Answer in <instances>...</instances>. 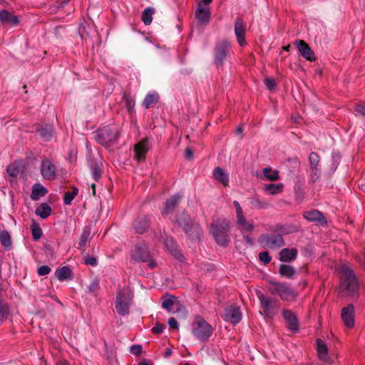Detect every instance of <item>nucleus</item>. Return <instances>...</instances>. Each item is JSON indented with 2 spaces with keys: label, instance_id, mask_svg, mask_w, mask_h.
<instances>
[{
  "label": "nucleus",
  "instance_id": "1",
  "mask_svg": "<svg viewBox=\"0 0 365 365\" xmlns=\"http://www.w3.org/2000/svg\"><path fill=\"white\" fill-rule=\"evenodd\" d=\"M340 289L343 294L351 297L359 294L358 281L348 264L341 266Z\"/></svg>",
  "mask_w": 365,
  "mask_h": 365
},
{
  "label": "nucleus",
  "instance_id": "2",
  "mask_svg": "<svg viewBox=\"0 0 365 365\" xmlns=\"http://www.w3.org/2000/svg\"><path fill=\"white\" fill-rule=\"evenodd\" d=\"M133 302V294L128 287H124L118 291L115 302V308L120 316L129 314L130 307Z\"/></svg>",
  "mask_w": 365,
  "mask_h": 365
},
{
  "label": "nucleus",
  "instance_id": "3",
  "mask_svg": "<svg viewBox=\"0 0 365 365\" xmlns=\"http://www.w3.org/2000/svg\"><path fill=\"white\" fill-rule=\"evenodd\" d=\"M95 139L101 145L108 146L115 142L118 138V129L115 125H107L96 130Z\"/></svg>",
  "mask_w": 365,
  "mask_h": 365
},
{
  "label": "nucleus",
  "instance_id": "4",
  "mask_svg": "<svg viewBox=\"0 0 365 365\" xmlns=\"http://www.w3.org/2000/svg\"><path fill=\"white\" fill-rule=\"evenodd\" d=\"M230 230L228 221H217L211 226L212 235L220 245L225 246L228 242L227 232Z\"/></svg>",
  "mask_w": 365,
  "mask_h": 365
},
{
  "label": "nucleus",
  "instance_id": "5",
  "mask_svg": "<svg viewBox=\"0 0 365 365\" xmlns=\"http://www.w3.org/2000/svg\"><path fill=\"white\" fill-rule=\"evenodd\" d=\"M272 292L279 296L281 299L285 301H293L296 299L297 294L288 284L282 282H273Z\"/></svg>",
  "mask_w": 365,
  "mask_h": 365
},
{
  "label": "nucleus",
  "instance_id": "6",
  "mask_svg": "<svg viewBox=\"0 0 365 365\" xmlns=\"http://www.w3.org/2000/svg\"><path fill=\"white\" fill-rule=\"evenodd\" d=\"M192 333L200 340H207L212 333V328L203 319H199L193 324Z\"/></svg>",
  "mask_w": 365,
  "mask_h": 365
},
{
  "label": "nucleus",
  "instance_id": "7",
  "mask_svg": "<svg viewBox=\"0 0 365 365\" xmlns=\"http://www.w3.org/2000/svg\"><path fill=\"white\" fill-rule=\"evenodd\" d=\"M257 295L260 301L261 307L262 308L265 316L269 318H272L278 312V307L277 306L276 302L269 297L263 294L260 292Z\"/></svg>",
  "mask_w": 365,
  "mask_h": 365
},
{
  "label": "nucleus",
  "instance_id": "8",
  "mask_svg": "<svg viewBox=\"0 0 365 365\" xmlns=\"http://www.w3.org/2000/svg\"><path fill=\"white\" fill-rule=\"evenodd\" d=\"M230 52V45L227 41L218 43L215 48V63L217 67L222 66Z\"/></svg>",
  "mask_w": 365,
  "mask_h": 365
},
{
  "label": "nucleus",
  "instance_id": "9",
  "mask_svg": "<svg viewBox=\"0 0 365 365\" xmlns=\"http://www.w3.org/2000/svg\"><path fill=\"white\" fill-rule=\"evenodd\" d=\"M259 242L264 247L270 249L279 248L284 244L280 235H262L259 237Z\"/></svg>",
  "mask_w": 365,
  "mask_h": 365
},
{
  "label": "nucleus",
  "instance_id": "10",
  "mask_svg": "<svg viewBox=\"0 0 365 365\" xmlns=\"http://www.w3.org/2000/svg\"><path fill=\"white\" fill-rule=\"evenodd\" d=\"M40 172L44 180H53L56 177L57 169L49 159L45 158L41 161Z\"/></svg>",
  "mask_w": 365,
  "mask_h": 365
},
{
  "label": "nucleus",
  "instance_id": "11",
  "mask_svg": "<svg viewBox=\"0 0 365 365\" xmlns=\"http://www.w3.org/2000/svg\"><path fill=\"white\" fill-rule=\"evenodd\" d=\"M132 259L135 262H148L150 261V252L148 245L145 244L138 245L131 255Z\"/></svg>",
  "mask_w": 365,
  "mask_h": 365
},
{
  "label": "nucleus",
  "instance_id": "12",
  "mask_svg": "<svg viewBox=\"0 0 365 365\" xmlns=\"http://www.w3.org/2000/svg\"><path fill=\"white\" fill-rule=\"evenodd\" d=\"M222 317L225 321L236 324L241 320L242 314L238 307L232 305L225 309Z\"/></svg>",
  "mask_w": 365,
  "mask_h": 365
},
{
  "label": "nucleus",
  "instance_id": "13",
  "mask_svg": "<svg viewBox=\"0 0 365 365\" xmlns=\"http://www.w3.org/2000/svg\"><path fill=\"white\" fill-rule=\"evenodd\" d=\"M155 237L158 238L159 240H162L165 246L175 255L176 258L182 261L181 258L182 257V255L175 250V244L172 237L167 236L164 232H162L161 230L159 231V235L157 233L155 234Z\"/></svg>",
  "mask_w": 365,
  "mask_h": 365
},
{
  "label": "nucleus",
  "instance_id": "14",
  "mask_svg": "<svg viewBox=\"0 0 365 365\" xmlns=\"http://www.w3.org/2000/svg\"><path fill=\"white\" fill-rule=\"evenodd\" d=\"M341 317L344 324L348 328H352L354 326V307L349 304L341 310Z\"/></svg>",
  "mask_w": 365,
  "mask_h": 365
},
{
  "label": "nucleus",
  "instance_id": "15",
  "mask_svg": "<svg viewBox=\"0 0 365 365\" xmlns=\"http://www.w3.org/2000/svg\"><path fill=\"white\" fill-rule=\"evenodd\" d=\"M150 148L148 139H143L138 143L134 148L135 158L138 162L143 161L145 158V155Z\"/></svg>",
  "mask_w": 365,
  "mask_h": 365
},
{
  "label": "nucleus",
  "instance_id": "16",
  "mask_svg": "<svg viewBox=\"0 0 365 365\" xmlns=\"http://www.w3.org/2000/svg\"><path fill=\"white\" fill-rule=\"evenodd\" d=\"M294 44L297 47L300 54L308 61H314L315 56L314 51L303 40H296Z\"/></svg>",
  "mask_w": 365,
  "mask_h": 365
},
{
  "label": "nucleus",
  "instance_id": "17",
  "mask_svg": "<svg viewBox=\"0 0 365 365\" xmlns=\"http://www.w3.org/2000/svg\"><path fill=\"white\" fill-rule=\"evenodd\" d=\"M235 34L237 39L238 43L243 46L246 44L245 38V24L241 19H238L235 24Z\"/></svg>",
  "mask_w": 365,
  "mask_h": 365
},
{
  "label": "nucleus",
  "instance_id": "18",
  "mask_svg": "<svg viewBox=\"0 0 365 365\" xmlns=\"http://www.w3.org/2000/svg\"><path fill=\"white\" fill-rule=\"evenodd\" d=\"M282 314L289 329L294 331H297L298 321L295 314L292 311L287 309L283 310Z\"/></svg>",
  "mask_w": 365,
  "mask_h": 365
},
{
  "label": "nucleus",
  "instance_id": "19",
  "mask_svg": "<svg viewBox=\"0 0 365 365\" xmlns=\"http://www.w3.org/2000/svg\"><path fill=\"white\" fill-rule=\"evenodd\" d=\"M317 349L318 356L322 361L324 362L332 363V361H331L328 356L327 346L323 340L320 339L317 340Z\"/></svg>",
  "mask_w": 365,
  "mask_h": 365
},
{
  "label": "nucleus",
  "instance_id": "20",
  "mask_svg": "<svg viewBox=\"0 0 365 365\" xmlns=\"http://www.w3.org/2000/svg\"><path fill=\"white\" fill-rule=\"evenodd\" d=\"M236 223L240 230L242 232H250L254 230V225L252 222L247 221L244 214L236 216Z\"/></svg>",
  "mask_w": 365,
  "mask_h": 365
},
{
  "label": "nucleus",
  "instance_id": "21",
  "mask_svg": "<svg viewBox=\"0 0 365 365\" xmlns=\"http://www.w3.org/2000/svg\"><path fill=\"white\" fill-rule=\"evenodd\" d=\"M0 21L2 24H7L11 26H16L19 23L17 16L7 10L0 11Z\"/></svg>",
  "mask_w": 365,
  "mask_h": 365
},
{
  "label": "nucleus",
  "instance_id": "22",
  "mask_svg": "<svg viewBox=\"0 0 365 365\" xmlns=\"http://www.w3.org/2000/svg\"><path fill=\"white\" fill-rule=\"evenodd\" d=\"M181 196L179 194H176L172 196L169 200L165 202L164 209L162 211L163 215H166L168 213L173 212L176 205L180 202Z\"/></svg>",
  "mask_w": 365,
  "mask_h": 365
},
{
  "label": "nucleus",
  "instance_id": "23",
  "mask_svg": "<svg viewBox=\"0 0 365 365\" xmlns=\"http://www.w3.org/2000/svg\"><path fill=\"white\" fill-rule=\"evenodd\" d=\"M304 217L309 222H319L325 223L326 220L322 212L317 210L307 211L303 215Z\"/></svg>",
  "mask_w": 365,
  "mask_h": 365
},
{
  "label": "nucleus",
  "instance_id": "24",
  "mask_svg": "<svg viewBox=\"0 0 365 365\" xmlns=\"http://www.w3.org/2000/svg\"><path fill=\"white\" fill-rule=\"evenodd\" d=\"M297 253L298 251L296 248L282 249L279 252V259L284 262H289L296 258Z\"/></svg>",
  "mask_w": 365,
  "mask_h": 365
},
{
  "label": "nucleus",
  "instance_id": "25",
  "mask_svg": "<svg viewBox=\"0 0 365 365\" xmlns=\"http://www.w3.org/2000/svg\"><path fill=\"white\" fill-rule=\"evenodd\" d=\"M133 227L137 232L143 233L149 227V220L145 216L139 217L135 220Z\"/></svg>",
  "mask_w": 365,
  "mask_h": 365
},
{
  "label": "nucleus",
  "instance_id": "26",
  "mask_svg": "<svg viewBox=\"0 0 365 365\" xmlns=\"http://www.w3.org/2000/svg\"><path fill=\"white\" fill-rule=\"evenodd\" d=\"M195 16L197 21L201 24L208 22L210 17V13L208 8L199 5L196 11Z\"/></svg>",
  "mask_w": 365,
  "mask_h": 365
},
{
  "label": "nucleus",
  "instance_id": "27",
  "mask_svg": "<svg viewBox=\"0 0 365 365\" xmlns=\"http://www.w3.org/2000/svg\"><path fill=\"white\" fill-rule=\"evenodd\" d=\"M53 125L50 124H46L43 126H41L38 130V133L43 141H49L53 137Z\"/></svg>",
  "mask_w": 365,
  "mask_h": 365
},
{
  "label": "nucleus",
  "instance_id": "28",
  "mask_svg": "<svg viewBox=\"0 0 365 365\" xmlns=\"http://www.w3.org/2000/svg\"><path fill=\"white\" fill-rule=\"evenodd\" d=\"M47 193V190L40 183H36L32 187L31 198L33 200H38L41 197H43Z\"/></svg>",
  "mask_w": 365,
  "mask_h": 365
},
{
  "label": "nucleus",
  "instance_id": "29",
  "mask_svg": "<svg viewBox=\"0 0 365 365\" xmlns=\"http://www.w3.org/2000/svg\"><path fill=\"white\" fill-rule=\"evenodd\" d=\"M177 223L180 226L182 227L185 232L187 234H189L190 229V226L191 225V220L189 216L186 214L182 212L177 217Z\"/></svg>",
  "mask_w": 365,
  "mask_h": 365
},
{
  "label": "nucleus",
  "instance_id": "30",
  "mask_svg": "<svg viewBox=\"0 0 365 365\" xmlns=\"http://www.w3.org/2000/svg\"><path fill=\"white\" fill-rule=\"evenodd\" d=\"M159 99L158 94L157 93H150L145 97L143 101V106L145 108H149L155 105Z\"/></svg>",
  "mask_w": 365,
  "mask_h": 365
},
{
  "label": "nucleus",
  "instance_id": "31",
  "mask_svg": "<svg viewBox=\"0 0 365 365\" xmlns=\"http://www.w3.org/2000/svg\"><path fill=\"white\" fill-rule=\"evenodd\" d=\"M213 176L215 178L222 183L224 185H227L229 182L228 175L223 171L220 168H216L213 171Z\"/></svg>",
  "mask_w": 365,
  "mask_h": 365
},
{
  "label": "nucleus",
  "instance_id": "32",
  "mask_svg": "<svg viewBox=\"0 0 365 365\" xmlns=\"http://www.w3.org/2000/svg\"><path fill=\"white\" fill-rule=\"evenodd\" d=\"M0 242L1 245L6 250H10L12 247L11 237L10 234L6 230H2L0 232Z\"/></svg>",
  "mask_w": 365,
  "mask_h": 365
},
{
  "label": "nucleus",
  "instance_id": "33",
  "mask_svg": "<svg viewBox=\"0 0 365 365\" xmlns=\"http://www.w3.org/2000/svg\"><path fill=\"white\" fill-rule=\"evenodd\" d=\"M56 276L60 281L71 279V270L68 267H63L56 270Z\"/></svg>",
  "mask_w": 365,
  "mask_h": 365
},
{
  "label": "nucleus",
  "instance_id": "34",
  "mask_svg": "<svg viewBox=\"0 0 365 365\" xmlns=\"http://www.w3.org/2000/svg\"><path fill=\"white\" fill-rule=\"evenodd\" d=\"M51 212V209L49 205L46 203H42L39 207L36 209V214L43 219L48 217Z\"/></svg>",
  "mask_w": 365,
  "mask_h": 365
},
{
  "label": "nucleus",
  "instance_id": "35",
  "mask_svg": "<svg viewBox=\"0 0 365 365\" xmlns=\"http://www.w3.org/2000/svg\"><path fill=\"white\" fill-rule=\"evenodd\" d=\"M284 185L282 183L278 184H268L264 187V190L270 195H274L282 192Z\"/></svg>",
  "mask_w": 365,
  "mask_h": 365
},
{
  "label": "nucleus",
  "instance_id": "36",
  "mask_svg": "<svg viewBox=\"0 0 365 365\" xmlns=\"http://www.w3.org/2000/svg\"><path fill=\"white\" fill-rule=\"evenodd\" d=\"M295 273L294 269L287 264H281L279 267V274L281 276L287 277V278H292Z\"/></svg>",
  "mask_w": 365,
  "mask_h": 365
},
{
  "label": "nucleus",
  "instance_id": "37",
  "mask_svg": "<svg viewBox=\"0 0 365 365\" xmlns=\"http://www.w3.org/2000/svg\"><path fill=\"white\" fill-rule=\"evenodd\" d=\"M263 174L264 178L268 180L274 181L279 179V171L277 170H272L270 168H264Z\"/></svg>",
  "mask_w": 365,
  "mask_h": 365
},
{
  "label": "nucleus",
  "instance_id": "38",
  "mask_svg": "<svg viewBox=\"0 0 365 365\" xmlns=\"http://www.w3.org/2000/svg\"><path fill=\"white\" fill-rule=\"evenodd\" d=\"M155 10L151 7L146 8L142 14V20L145 25H150L153 21Z\"/></svg>",
  "mask_w": 365,
  "mask_h": 365
},
{
  "label": "nucleus",
  "instance_id": "39",
  "mask_svg": "<svg viewBox=\"0 0 365 365\" xmlns=\"http://www.w3.org/2000/svg\"><path fill=\"white\" fill-rule=\"evenodd\" d=\"M91 235V230L88 227H85L83 228V230L82 232V234L80 237V240L78 242L80 248H82L83 250H85V247L86 245V242L90 237Z\"/></svg>",
  "mask_w": 365,
  "mask_h": 365
},
{
  "label": "nucleus",
  "instance_id": "40",
  "mask_svg": "<svg viewBox=\"0 0 365 365\" xmlns=\"http://www.w3.org/2000/svg\"><path fill=\"white\" fill-rule=\"evenodd\" d=\"M309 163L311 168L313 171H317V167L319 163V155L314 153L312 152L309 155Z\"/></svg>",
  "mask_w": 365,
  "mask_h": 365
},
{
  "label": "nucleus",
  "instance_id": "41",
  "mask_svg": "<svg viewBox=\"0 0 365 365\" xmlns=\"http://www.w3.org/2000/svg\"><path fill=\"white\" fill-rule=\"evenodd\" d=\"M78 190L77 187H73L72 192H67L64 195V203L66 205H69L73 200V198L78 195Z\"/></svg>",
  "mask_w": 365,
  "mask_h": 365
},
{
  "label": "nucleus",
  "instance_id": "42",
  "mask_svg": "<svg viewBox=\"0 0 365 365\" xmlns=\"http://www.w3.org/2000/svg\"><path fill=\"white\" fill-rule=\"evenodd\" d=\"M123 100L125 101L127 110L128 112H131L135 106V101L133 98L126 95L123 96Z\"/></svg>",
  "mask_w": 365,
  "mask_h": 365
},
{
  "label": "nucleus",
  "instance_id": "43",
  "mask_svg": "<svg viewBox=\"0 0 365 365\" xmlns=\"http://www.w3.org/2000/svg\"><path fill=\"white\" fill-rule=\"evenodd\" d=\"M31 231H32L33 238L35 240H38L41 237L42 231H41V229L38 226L33 225L32 227H31Z\"/></svg>",
  "mask_w": 365,
  "mask_h": 365
},
{
  "label": "nucleus",
  "instance_id": "44",
  "mask_svg": "<svg viewBox=\"0 0 365 365\" xmlns=\"http://www.w3.org/2000/svg\"><path fill=\"white\" fill-rule=\"evenodd\" d=\"M99 288V282L97 279L93 280L87 287V292L91 294L96 293Z\"/></svg>",
  "mask_w": 365,
  "mask_h": 365
},
{
  "label": "nucleus",
  "instance_id": "45",
  "mask_svg": "<svg viewBox=\"0 0 365 365\" xmlns=\"http://www.w3.org/2000/svg\"><path fill=\"white\" fill-rule=\"evenodd\" d=\"M7 173L10 176L16 177L19 173V169L16 164L13 163L8 167Z\"/></svg>",
  "mask_w": 365,
  "mask_h": 365
},
{
  "label": "nucleus",
  "instance_id": "46",
  "mask_svg": "<svg viewBox=\"0 0 365 365\" xmlns=\"http://www.w3.org/2000/svg\"><path fill=\"white\" fill-rule=\"evenodd\" d=\"M174 304V298L172 297H170L165 299L163 300L162 303V307L167 309L168 312H171V307Z\"/></svg>",
  "mask_w": 365,
  "mask_h": 365
},
{
  "label": "nucleus",
  "instance_id": "47",
  "mask_svg": "<svg viewBox=\"0 0 365 365\" xmlns=\"http://www.w3.org/2000/svg\"><path fill=\"white\" fill-rule=\"evenodd\" d=\"M259 259L264 264H268L271 261V257L267 251L260 252L259 255Z\"/></svg>",
  "mask_w": 365,
  "mask_h": 365
},
{
  "label": "nucleus",
  "instance_id": "48",
  "mask_svg": "<svg viewBox=\"0 0 365 365\" xmlns=\"http://www.w3.org/2000/svg\"><path fill=\"white\" fill-rule=\"evenodd\" d=\"M50 272H51L50 267L46 265L41 266L38 269V275H41V276L46 275V274H49Z\"/></svg>",
  "mask_w": 365,
  "mask_h": 365
},
{
  "label": "nucleus",
  "instance_id": "49",
  "mask_svg": "<svg viewBox=\"0 0 365 365\" xmlns=\"http://www.w3.org/2000/svg\"><path fill=\"white\" fill-rule=\"evenodd\" d=\"M355 111L357 114L365 116V103H361L355 106Z\"/></svg>",
  "mask_w": 365,
  "mask_h": 365
},
{
  "label": "nucleus",
  "instance_id": "50",
  "mask_svg": "<svg viewBox=\"0 0 365 365\" xmlns=\"http://www.w3.org/2000/svg\"><path fill=\"white\" fill-rule=\"evenodd\" d=\"M264 83L269 90H272L276 87L275 81L272 78H266L264 80Z\"/></svg>",
  "mask_w": 365,
  "mask_h": 365
},
{
  "label": "nucleus",
  "instance_id": "51",
  "mask_svg": "<svg viewBox=\"0 0 365 365\" xmlns=\"http://www.w3.org/2000/svg\"><path fill=\"white\" fill-rule=\"evenodd\" d=\"M164 326L160 324H156L153 328H152V332L155 334H161L163 331Z\"/></svg>",
  "mask_w": 365,
  "mask_h": 365
},
{
  "label": "nucleus",
  "instance_id": "52",
  "mask_svg": "<svg viewBox=\"0 0 365 365\" xmlns=\"http://www.w3.org/2000/svg\"><path fill=\"white\" fill-rule=\"evenodd\" d=\"M233 205L236 210V216H239V215L244 214L242 208L241 207L240 203L237 201H236V200L234 201Z\"/></svg>",
  "mask_w": 365,
  "mask_h": 365
},
{
  "label": "nucleus",
  "instance_id": "53",
  "mask_svg": "<svg viewBox=\"0 0 365 365\" xmlns=\"http://www.w3.org/2000/svg\"><path fill=\"white\" fill-rule=\"evenodd\" d=\"M85 263L88 265L95 266L97 264V260L93 257H87L85 259Z\"/></svg>",
  "mask_w": 365,
  "mask_h": 365
},
{
  "label": "nucleus",
  "instance_id": "54",
  "mask_svg": "<svg viewBox=\"0 0 365 365\" xmlns=\"http://www.w3.org/2000/svg\"><path fill=\"white\" fill-rule=\"evenodd\" d=\"M142 351V346L140 345H133L130 347V351L136 355L140 354Z\"/></svg>",
  "mask_w": 365,
  "mask_h": 365
},
{
  "label": "nucleus",
  "instance_id": "55",
  "mask_svg": "<svg viewBox=\"0 0 365 365\" xmlns=\"http://www.w3.org/2000/svg\"><path fill=\"white\" fill-rule=\"evenodd\" d=\"M168 325L172 329H178V324L176 319L173 317L169 319Z\"/></svg>",
  "mask_w": 365,
  "mask_h": 365
},
{
  "label": "nucleus",
  "instance_id": "56",
  "mask_svg": "<svg viewBox=\"0 0 365 365\" xmlns=\"http://www.w3.org/2000/svg\"><path fill=\"white\" fill-rule=\"evenodd\" d=\"M193 156V153L192 152V150L190 149V148H187L185 150V157L187 159H191Z\"/></svg>",
  "mask_w": 365,
  "mask_h": 365
},
{
  "label": "nucleus",
  "instance_id": "57",
  "mask_svg": "<svg viewBox=\"0 0 365 365\" xmlns=\"http://www.w3.org/2000/svg\"><path fill=\"white\" fill-rule=\"evenodd\" d=\"M5 314V309L4 304L1 301H0V317H2L4 316Z\"/></svg>",
  "mask_w": 365,
  "mask_h": 365
},
{
  "label": "nucleus",
  "instance_id": "58",
  "mask_svg": "<svg viewBox=\"0 0 365 365\" xmlns=\"http://www.w3.org/2000/svg\"><path fill=\"white\" fill-rule=\"evenodd\" d=\"M93 175L96 180H97L101 176L100 171L96 168L93 170Z\"/></svg>",
  "mask_w": 365,
  "mask_h": 365
},
{
  "label": "nucleus",
  "instance_id": "59",
  "mask_svg": "<svg viewBox=\"0 0 365 365\" xmlns=\"http://www.w3.org/2000/svg\"><path fill=\"white\" fill-rule=\"evenodd\" d=\"M172 354V351L170 349H167L165 353V357L168 358Z\"/></svg>",
  "mask_w": 365,
  "mask_h": 365
},
{
  "label": "nucleus",
  "instance_id": "60",
  "mask_svg": "<svg viewBox=\"0 0 365 365\" xmlns=\"http://www.w3.org/2000/svg\"><path fill=\"white\" fill-rule=\"evenodd\" d=\"M56 365H70L66 361H61Z\"/></svg>",
  "mask_w": 365,
  "mask_h": 365
},
{
  "label": "nucleus",
  "instance_id": "61",
  "mask_svg": "<svg viewBox=\"0 0 365 365\" xmlns=\"http://www.w3.org/2000/svg\"><path fill=\"white\" fill-rule=\"evenodd\" d=\"M332 158L335 160H338L339 158V154H336V153H333L332 155Z\"/></svg>",
  "mask_w": 365,
  "mask_h": 365
},
{
  "label": "nucleus",
  "instance_id": "62",
  "mask_svg": "<svg viewBox=\"0 0 365 365\" xmlns=\"http://www.w3.org/2000/svg\"><path fill=\"white\" fill-rule=\"evenodd\" d=\"M237 133L238 134H241V133H242V128L241 127H238V128H237Z\"/></svg>",
  "mask_w": 365,
  "mask_h": 365
},
{
  "label": "nucleus",
  "instance_id": "63",
  "mask_svg": "<svg viewBox=\"0 0 365 365\" xmlns=\"http://www.w3.org/2000/svg\"><path fill=\"white\" fill-rule=\"evenodd\" d=\"M138 365H150L147 361H141L138 364Z\"/></svg>",
  "mask_w": 365,
  "mask_h": 365
},
{
  "label": "nucleus",
  "instance_id": "64",
  "mask_svg": "<svg viewBox=\"0 0 365 365\" xmlns=\"http://www.w3.org/2000/svg\"><path fill=\"white\" fill-rule=\"evenodd\" d=\"M194 229L195 230L197 234H200V229L198 228L197 225L194 226Z\"/></svg>",
  "mask_w": 365,
  "mask_h": 365
}]
</instances>
